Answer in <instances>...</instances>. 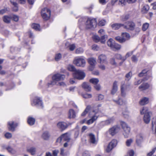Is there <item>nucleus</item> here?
Segmentation results:
<instances>
[{
	"label": "nucleus",
	"instance_id": "32",
	"mask_svg": "<svg viewBox=\"0 0 156 156\" xmlns=\"http://www.w3.org/2000/svg\"><path fill=\"white\" fill-rule=\"evenodd\" d=\"M114 43V41L112 38L109 39L107 42L108 46L110 47L111 48L113 47V45Z\"/></svg>",
	"mask_w": 156,
	"mask_h": 156
},
{
	"label": "nucleus",
	"instance_id": "31",
	"mask_svg": "<svg viewBox=\"0 0 156 156\" xmlns=\"http://www.w3.org/2000/svg\"><path fill=\"white\" fill-rule=\"evenodd\" d=\"M114 101L119 105H123L125 104V102L121 98H119L118 100H114Z\"/></svg>",
	"mask_w": 156,
	"mask_h": 156
},
{
	"label": "nucleus",
	"instance_id": "11",
	"mask_svg": "<svg viewBox=\"0 0 156 156\" xmlns=\"http://www.w3.org/2000/svg\"><path fill=\"white\" fill-rule=\"evenodd\" d=\"M70 134L68 133H65L62 135L60 137L58 138L57 141L60 142L62 140H63L68 142L70 140Z\"/></svg>",
	"mask_w": 156,
	"mask_h": 156
},
{
	"label": "nucleus",
	"instance_id": "38",
	"mask_svg": "<svg viewBox=\"0 0 156 156\" xmlns=\"http://www.w3.org/2000/svg\"><path fill=\"white\" fill-rule=\"evenodd\" d=\"M108 36L107 35H104L101 36L100 41L101 43L104 44L105 43L106 39L107 38Z\"/></svg>",
	"mask_w": 156,
	"mask_h": 156
},
{
	"label": "nucleus",
	"instance_id": "53",
	"mask_svg": "<svg viewBox=\"0 0 156 156\" xmlns=\"http://www.w3.org/2000/svg\"><path fill=\"white\" fill-rule=\"evenodd\" d=\"M62 57V55L60 53H58L56 55L55 59L56 61L59 60Z\"/></svg>",
	"mask_w": 156,
	"mask_h": 156
},
{
	"label": "nucleus",
	"instance_id": "35",
	"mask_svg": "<svg viewBox=\"0 0 156 156\" xmlns=\"http://www.w3.org/2000/svg\"><path fill=\"white\" fill-rule=\"evenodd\" d=\"M115 58L117 59L121 60L123 61L126 60V58H124V56L122 57L120 54H117L115 55Z\"/></svg>",
	"mask_w": 156,
	"mask_h": 156
},
{
	"label": "nucleus",
	"instance_id": "36",
	"mask_svg": "<svg viewBox=\"0 0 156 156\" xmlns=\"http://www.w3.org/2000/svg\"><path fill=\"white\" fill-rule=\"evenodd\" d=\"M121 48V46L120 45L115 43L113 45V47H112L111 49L113 50H119Z\"/></svg>",
	"mask_w": 156,
	"mask_h": 156
},
{
	"label": "nucleus",
	"instance_id": "10",
	"mask_svg": "<svg viewBox=\"0 0 156 156\" xmlns=\"http://www.w3.org/2000/svg\"><path fill=\"white\" fill-rule=\"evenodd\" d=\"M69 124L65 122H60L57 124V126L60 130L63 131L66 129Z\"/></svg>",
	"mask_w": 156,
	"mask_h": 156
},
{
	"label": "nucleus",
	"instance_id": "4",
	"mask_svg": "<svg viewBox=\"0 0 156 156\" xmlns=\"http://www.w3.org/2000/svg\"><path fill=\"white\" fill-rule=\"evenodd\" d=\"M73 63L78 66L83 67L85 65L86 62L84 58L81 57H78L75 58Z\"/></svg>",
	"mask_w": 156,
	"mask_h": 156
},
{
	"label": "nucleus",
	"instance_id": "25",
	"mask_svg": "<svg viewBox=\"0 0 156 156\" xmlns=\"http://www.w3.org/2000/svg\"><path fill=\"white\" fill-rule=\"evenodd\" d=\"M121 95L122 97H125L126 95V86L123 84L121 86Z\"/></svg>",
	"mask_w": 156,
	"mask_h": 156
},
{
	"label": "nucleus",
	"instance_id": "63",
	"mask_svg": "<svg viewBox=\"0 0 156 156\" xmlns=\"http://www.w3.org/2000/svg\"><path fill=\"white\" fill-rule=\"evenodd\" d=\"M69 47V49L71 51H73L76 48V46L74 44L70 45Z\"/></svg>",
	"mask_w": 156,
	"mask_h": 156
},
{
	"label": "nucleus",
	"instance_id": "8",
	"mask_svg": "<svg viewBox=\"0 0 156 156\" xmlns=\"http://www.w3.org/2000/svg\"><path fill=\"white\" fill-rule=\"evenodd\" d=\"M117 142L115 140H113L109 144L105 151L106 152H109L117 144Z\"/></svg>",
	"mask_w": 156,
	"mask_h": 156
},
{
	"label": "nucleus",
	"instance_id": "26",
	"mask_svg": "<svg viewBox=\"0 0 156 156\" xmlns=\"http://www.w3.org/2000/svg\"><path fill=\"white\" fill-rule=\"evenodd\" d=\"M151 114H146V115H144V120L146 123L147 124L149 122L151 119L150 116Z\"/></svg>",
	"mask_w": 156,
	"mask_h": 156
},
{
	"label": "nucleus",
	"instance_id": "52",
	"mask_svg": "<svg viewBox=\"0 0 156 156\" xmlns=\"http://www.w3.org/2000/svg\"><path fill=\"white\" fill-rule=\"evenodd\" d=\"M83 52V50L81 48H79L76 49L75 51V53L77 54H79L82 53Z\"/></svg>",
	"mask_w": 156,
	"mask_h": 156
},
{
	"label": "nucleus",
	"instance_id": "2",
	"mask_svg": "<svg viewBox=\"0 0 156 156\" xmlns=\"http://www.w3.org/2000/svg\"><path fill=\"white\" fill-rule=\"evenodd\" d=\"M65 76L64 75H62L59 73H57L54 75L52 77V81L49 84L54 85L57 83L59 81L62 80L64 79Z\"/></svg>",
	"mask_w": 156,
	"mask_h": 156
},
{
	"label": "nucleus",
	"instance_id": "21",
	"mask_svg": "<svg viewBox=\"0 0 156 156\" xmlns=\"http://www.w3.org/2000/svg\"><path fill=\"white\" fill-rule=\"evenodd\" d=\"M27 152L30 153L31 155H34L36 154V149L34 147H31L30 148H28L27 149Z\"/></svg>",
	"mask_w": 156,
	"mask_h": 156
},
{
	"label": "nucleus",
	"instance_id": "22",
	"mask_svg": "<svg viewBox=\"0 0 156 156\" xmlns=\"http://www.w3.org/2000/svg\"><path fill=\"white\" fill-rule=\"evenodd\" d=\"M140 112L141 114H151V112L149 111L148 108L147 107H143L142 109L140 111Z\"/></svg>",
	"mask_w": 156,
	"mask_h": 156
},
{
	"label": "nucleus",
	"instance_id": "33",
	"mask_svg": "<svg viewBox=\"0 0 156 156\" xmlns=\"http://www.w3.org/2000/svg\"><path fill=\"white\" fill-rule=\"evenodd\" d=\"M12 17L10 16H5L3 17V21L5 23H10Z\"/></svg>",
	"mask_w": 156,
	"mask_h": 156
},
{
	"label": "nucleus",
	"instance_id": "49",
	"mask_svg": "<svg viewBox=\"0 0 156 156\" xmlns=\"http://www.w3.org/2000/svg\"><path fill=\"white\" fill-rule=\"evenodd\" d=\"M149 78V76H148L147 77V78H144V79L142 80H139L138 81H136L134 82V85H138L141 83L142 81H145L146 80H147L148 78Z\"/></svg>",
	"mask_w": 156,
	"mask_h": 156
},
{
	"label": "nucleus",
	"instance_id": "6",
	"mask_svg": "<svg viewBox=\"0 0 156 156\" xmlns=\"http://www.w3.org/2000/svg\"><path fill=\"white\" fill-rule=\"evenodd\" d=\"M73 76L75 78L78 80H81L84 78L86 75L83 71L80 70H76L73 73Z\"/></svg>",
	"mask_w": 156,
	"mask_h": 156
},
{
	"label": "nucleus",
	"instance_id": "14",
	"mask_svg": "<svg viewBox=\"0 0 156 156\" xmlns=\"http://www.w3.org/2000/svg\"><path fill=\"white\" fill-rule=\"evenodd\" d=\"M98 61L100 64L106 63L107 60L106 55L103 54L99 55L98 57Z\"/></svg>",
	"mask_w": 156,
	"mask_h": 156
},
{
	"label": "nucleus",
	"instance_id": "13",
	"mask_svg": "<svg viewBox=\"0 0 156 156\" xmlns=\"http://www.w3.org/2000/svg\"><path fill=\"white\" fill-rule=\"evenodd\" d=\"M126 25L123 26V27L126 29L130 30H133L135 27L134 23L132 22H127L126 23Z\"/></svg>",
	"mask_w": 156,
	"mask_h": 156
},
{
	"label": "nucleus",
	"instance_id": "1",
	"mask_svg": "<svg viewBox=\"0 0 156 156\" xmlns=\"http://www.w3.org/2000/svg\"><path fill=\"white\" fill-rule=\"evenodd\" d=\"M89 116L90 119L87 120L86 123L88 124L93 123L99 116V110L98 107H93V109L90 111L89 114Z\"/></svg>",
	"mask_w": 156,
	"mask_h": 156
},
{
	"label": "nucleus",
	"instance_id": "59",
	"mask_svg": "<svg viewBox=\"0 0 156 156\" xmlns=\"http://www.w3.org/2000/svg\"><path fill=\"white\" fill-rule=\"evenodd\" d=\"M98 33L100 35H105V31L103 29H101L98 31Z\"/></svg>",
	"mask_w": 156,
	"mask_h": 156
},
{
	"label": "nucleus",
	"instance_id": "64",
	"mask_svg": "<svg viewBox=\"0 0 156 156\" xmlns=\"http://www.w3.org/2000/svg\"><path fill=\"white\" fill-rule=\"evenodd\" d=\"M12 18L13 20L16 22L19 19V16L16 15H13Z\"/></svg>",
	"mask_w": 156,
	"mask_h": 156
},
{
	"label": "nucleus",
	"instance_id": "15",
	"mask_svg": "<svg viewBox=\"0 0 156 156\" xmlns=\"http://www.w3.org/2000/svg\"><path fill=\"white\" fill-rule=\"evenodd\" d=\"M32 105H37V106H40L43 107L42 101L40 98L36 97L33 101V103H32Z\"/></svg>",
	"mask_w": 156,
	"mask_h": 156
},
{
	"label": "nucleus",
	"instance_id": "18",
	"mask_svg": "<svg viewBox=\"0 0 156 156\" xmlns=\"http://www.w3.org/2000/svg\"><path fill=\"white\" fill-rule=\"evenodd\" d=\"M143 140V136L141 134L137 135L136 136V143L138 145H140Z\"/></svg>",
	"mask_w": 156,
	"mask_h": 156
},
{
	"label": "nucleus",
	"instance_id": "27",
	"mask_svg": "<svg viewBox=\"0 0 156 156\" xmlns=\"http://www.w3.org/2000/svg\"><path fill=\"white\" fill-rule=\"evenodd\" d=\"M76 115L74 111L71 109L69 110L68 114V117L69 119L74 118L75 117Z\"/></svg>",
	"mask_w": 156,
	"mask_h": 156
},
{
	"label": "nucleus",
	"instance_id": "58",
	"mask_svg": "<svg viewBox=\"0 0 156 156\" xmlns=\"http://www.w3.org/2000/svg\"><path fill=\"white\" fill-rule=\"evenodd\" d=\"M122 114L124 117L127 118L129 117V112L128 111H126L125 112H123Z\"/></svg>",
	"mask_w": 156,
	"mask_h": 156
},
{
	"label": "nucleus",
	"instance_id": "54",
	"mask_svg": "<svg viewBox=\"0 0 156 156\" xmlns=\"http://www.w3.org/2000/svg\"><path fill=\"white\" fill-rule=\"evenodd\" d=\"M132 76V73L131 72H129L126 76V80H129L131 78Z\"/></svg>",
	"mask_w": 156,
	"mask_h": 156
},
{
	"label": "nucleus",
	"instance_id": "37",
	"mask_svg": "<svg viewBox=\"0 0 156 156\" xmlns=\"http://www.w3.org/2000/svg\"><path fill=\"white\" fill-rule=\"evenodd\" d=\"M31 27L33 28L36 30L40 31V26L38 24H33L31 25Z\"/></svg>",
	"mask_w": 156,
	"mask_h": 156
},
{
	"label": "nucleus",
	"instance_id": "5",
	"mask_svg": "<svg viewBox=\"0 0 156 156\" xmlns=\"http://www.w3.org/2000/svg\"><path fill=\"white\" fill-rule=\"evenodd\" d=\"M121 125L124 130L123 134L125 138H128L130 132V129L126 122H121Z\"/></svg>",
	"mask_w": 156,
	"mask_h": 156
},
{
	"label": "nucleus",
	"instance_id": "61",
	"mask_svg": "<svg viewBox=\"0 0 156 156\" xmlns=\"http://www.w3.org/2000/svg\"><path fill=\"white\" fill-rule=\"evenodd\" d=\"M156 150V147L154 148L152 151L147 154V156H151L155 152Z\"/></svg>",
	"mask_w": 156,
	"mask_h": 156
},
{
	"label": "nucleus",
	"instance_id": "60",
	"mask_svg": "<svg viewBox=\"0 0 156 156\" xmlns=\"http://www.w3.org/2000/svg\"><path fill=\"white\" fill-rule=\"evenodd\" d=\"M83 156H91V154L88 151H85L83 153Z\"/></svg>",
	"mask_w": 156,
	"mask_h": 156
},
{
	"label": "nucleus",
	"instance_id": "44",
	"mask_svg": "<svg viewBox=\"0 0 156 156\" xmlns=\"http://www.w3.org/2000/svg\"><path fill=\"white\" fill-rule=\"evenodd\" d=\"M90 108V106H87L86 108V109L84 111V112L81 114V116H84L89 111V110Z\"/></svg>",
	"mask_w": 156,
	"mask_h": 156
},
{
	"label": "nucleus",
	"instance_id": "17",
	"mask_svg": "<svg viewBox=\"0 0 156 156\" xmlns=\"http://www.w3.org/2000/svg\"><path fill=\"white\" fill-rule=\"evenodd\" d=\"M89 140L90 142L94 144H96L97 143V140H96L95 135L92 133H90L89 134Z\"/></svg>",
	"mask_w": 156,
	"mask_h": 156
},
{
	"label": "nucleus",
	"instance_id": "34",
	"mask_svg": "<svg viewBox=\"0 0 156 156\" xmlns=\"http://www.w3.org/2000/svg\"><path fill=\"white\" fill-rule=\"evenodd\" d=\"M114 120L115 118L113 117L109 118L105 121V124L106 125H109L112 123L114 122Z\"/></svg>",
	"mask_w": 156,
	"mask_h": 156
},
{
	"label": "nucleus",
	"instance_id": "42",
	"mask_svg": "<svg viewBox=\"0 0 156 156\" xmlns=\"http://www.w3.org/2000/svg\"><path fill=\"white\" fill-rule=\"evenodd\" d=\"M8 151L10 153L14 154L16 153V151L10 147H8L6 148Z\"/></svg>",
	"mask_w": 156,
	"mask_h": 156
},
{
	"label": "nucleus",
	"instance_id": "39",
	"mask_svg": "<svg viewBox=\"0 0 156 156\" xmlns=\"http://www.w3.org/2000/svg\"><path fill=\"white\" fill-rule=\"evenodd\" d=\"M122 37L123 39H125V41L128 40L130 37L129 35L127 33H124L122 34Z\"/></svg>",
	"mask_w": 156,
	"mask_h": 156
},
{
	"label": "nucleus",
	"instance_id": "19",
	"mask_svg": "<svg viewBox=\"0 0 156 156\" xmlns=\"http://www.w3.org/2000/svg\"><path fill=\"white\" fill-rule=\"evenodd\" d=\"M117 83V82L116 81H115L113 83L111 92V94L113 95L115 94L118 90V87Z\"/></svg>",
	"mask_w": 156,
	"mask_h": 156
},
{
	"label": "nucleus",
	"instance_id": "43",
	"mask_svg": "<svg viewBox=\"0 0 156 156\" xmlns=\"http://www.w3.org/2000/svg\"><path fill=\"white\" fill-rule=\"evenodd\" d=\"M133 141V140L131 138L127 140L126 142V145L127 147L130 146Z\"/></svg>",
	"mask_w": 156,
	"mask_h": 156
},
{
	"label": "nucleus",
	"instance_id": "41",
	"mask_svg": "<svg viewBox=\"0 0 156 156\" xmlns=\"http://www.w3.org/2000/svg\"><path fill=\"white\" fill-rule=\"evenodd\" d=\"M67 69L69 71H73L74 72L76 70L75 67L71 65H69L68 66Z\"/></svg>",
	"mask_w": 156,
	"mask_h": 156
},
{
	"label": "nucleus",
	"instance_id": "16",
	"mask_svg": "<svg viewBox=\"0 0 156 156\" xmlns=\"http://www.w3.org/2000/svg\"><path fill=\"white\" fill-rule=\"evenodd\" d=\"M17 126L16 124H15L13 121H10L8 122V127L9 130L14 131L15 129Z\"/></svg>",
	"mask_w": 156,
	"mask_h": 156
},
{
	"label": "nucleus",
	"instance_id": "45",
	"mask_svg": "<svg viewBox=\"0 0 156 156\" xmlns=\"http://www.w3.org/2000/svg\"><path fill=\"white\" fill-rule=\"evenodd\" d=\"M94 40L96 42H98L100 41V37L98 35H95L93 37Z\"/></svg>",
	"mask_w": 156,
	"mask_h": 156
},
{
	"label": "nucleus",
	"instance_id": "40",
	"mask_svg": "<svg viewBox=\"0 0 156 156\" xmlns=\"http://www.w3.org/2000/svg\"><path fill=\"white\" fill-rule=\"evenodd\" d=\"M89 81L90 83L95 85L98 83L99 80L97 78H93L90 79Z\"/></svg>",
	"mask_w": 156,
	"mask_h": 156
},
{
	"label": "nucleus",
	"instance_id": "20",
	"mask_svg": "<svg viewBox=\"0 0 156 156\" xmlns=\"http://www.w3.org/2000/svg\"><path fill=\"white\" fill-rule=\"evenodd\" d=\"M82 87L87 91H90L91 90V87L90 84L86 83L84 82L82 85Z\"/></svg>",
	"mask_w": 156,
	"mask_h": 156
},
{
	"label": "nucleus",
	"instance_id": "51",
	"mask_svg": "<svg viewBox=\"0 0 156 156\" xmlns=\"http://www.w3.org/2000/svg\"><path fill=\"white\" fill-rule=\"evenodd\" d=\"M147 71L146 69L142 70L141 72L139 75V76L140 77H142L143 76H146V73H147Z\"/></svg>",
	"mask_w": 156,
	"mask_h": 156
},
{
	"label": "nucleus",
	"instance_id": "50",
	"mask_svg": "<svg viewBox=\"0 0 156 156\" xmlns=\"http://www.w3.org/2000/svg\"><path fill=\"white\" fill-rule=\"evenodd\" d=\"M149 26V24L147 23H145L143 24L142 26V30L144 31H146L147 28H148Z\"/></svg>",
	"mask_w": 156,
	"mask_h": 156
},
{
	"label": "nucleus",
	"instance_id": "56",
	"mask_svg": "<svg viewBox=\"0 0 156 156\" xmlns=\"http://www.w3.org/2000/svg\"><path fill=\"white\" fill-rule=\"evenodd\" d=\"M106 21L105 20H101L99 23V25L101 26H104L106 23Z\"/></svg>",
	"mask_w": 156,
	"mask_h": 156
},
{
	"label": "nucleus",
	"instance_id": "55",
	"mask_svg": "<svg viewBox=\"0 0 156 156\" xmlns=\"http://www.w3.org/2000/svg\"><path fill=\"white\" fill-rule=\"evenodd\" d=\"M5 136L7 139H10L12 137V135L11 133L9 132L6 133L5 134Z\"/></svg>",
	"mask_w": 156,
	"mask_h": 156
},
{
	"label": "nucleus",
	"instance_id": "9",
	"mask_svg": "<svg viewBox=\"0 0 156 156\" xmlns=\"http://www.w3.org/2000/svg\"><path fill=\"white\" fill-rule=\"evenodd\" d=\"M119 130L120 128L119 127L114 126L110 128L106 133H109L112 136H113L118 133Z\"/></svg>",
	"mask_w": 156,
	"mask_h": 156
},
{
	"label": "nucleus",
	"instance_id": "23",
	"mask_svg": "<svg viewBox=\"0 0 156 156\" xmlns=\"http://www.w3.org/2000/svg\"><path fill=\"white\" fill-rule=\"evenodd\" d=\"M124 24L122 23H114L111 25V27L113 29L116 30L119 29L121 27H123Z\"/></svg>",
	"mask_w": 156,
	"mask_h": 156
},
{
	"label": "nucleus",
	"instance_id": "62",
	"mask_svg": "<svg viewBox=\"0 0 156 156\" xmlns=\"http://www.w3.org/2000/svg\"><path fill=\"white\" fill-rule=\"evenodd\" d=\"M119 4L121 5H125L126 2V0H119Z\"/></svg>",
	"mask_w": 156,
	"mask_h": 156
},
{
	"label": "nucleus",
	"instance_id": "57",
	"mask_svg": "<svg viewBox=\"0 0 156 156\" xmlns=\"http://www.w3.org/2000/svg\"><path fill=\"white\" fill-rule=\"evenodd\" d=\"M92 49L94 51H98L99 50V47L96 44H94L92 46Z\"/></svg>",
	"mask_w": 156,
	"mask_h": 156
},
{
	"label": "nucleus",
	"instance_id": "3",
	"mask_svg": "<svg viewBox=\"0 0 156 156\" xmlns=\"http://www.w3.org/2000/svg\"><path fill=\"white\" fill-rule=\"evenodd\" d=\"M97 24L96 19L89 18L86 22V27L87 29L94 28L96 27Z\"/></svg>",
	"mask_w": 156,
	"mask_h": 156
},
{
	"label": "nucleus",
	"instance_id": "48",
	"mask_svg": "<svg viewBox=\"0 0 156 156\" xmlns=\"http://www.w3.org/2000/svg\"><path fill=\"white\" fill-rule=\"evenodd\" d=\"M129 18V15L126 14L121 16V20L124 22L127 20Z\"/></svg>",
	"mask_w": 156,
	"mask_h": 156
},
{
	"label": "nucleus",
	"instance_id": "12",
	"mask_svg": "<svg viewBox=\"0 0 156 156\" xmlns=\"http://www.w3.org/2000/svg\"><path fill=\"white\" fill-rule=\"evenodd\" d=\"M88 61L90 65L89 68V69L90 71H92L94 69V67L96 64V59L94 58H91L88 59Z\"/></svg>",
	"mask_w": 156,
	"mask_h": 156
},
{
	"label": "nucleus",
	"instance_id": "47",
	"mask_svg": "<svg viewBox=\"0 0 156 156\" xmlns=\"http://www.w3.org/2000/svg\"><path fill=\"white\" fill-rule=\"evenodd\" d=\"M82 95L83 98L86 99L90 98L92 97L91 94L87 93H85V94H83Z\"/></svg>",
	"mask_w": 156,
	"mask_h": 156
},
{
	"label": "nucleus",
	"instance_id": "46",
	"mask_svg": "<svg viewBox=\"0 0 156 156\" xmlns=\"http://www.w3.org/2000/svg\"><path fill=\"white\" fill-rule=\"evenodd\" d=\"M115 39L120 43H122L125 42V39H123L122 37H115Z\"/></svg>",
	"mask_w": 156,
	"mask_h": 156
},
{
	"label": "nucleus",
	"instance_id": "7",
	"mask_svg": "<svg viewBox=\"0 0 156 156\" xmlns=\"http://www.w3.org/2000/svg\"><path fill=\"white\" fill-rule=\"evenodd\" d=\"M41 15L42 18L45 20H47L50 18L51 12L47 8H44L41 11Z\"/></svg>",
	"mask_w": 156,
	"mask_h": 156
},
{
	"label": "nucleus",
	"instance_id": "30",
	"mask_svg": "<svg viewBox=\"0 0 156 156\" xmlns=\"http://www.w3.org/2000/svg\"><path fill=\"white\" fill-rule=\"evenodd\" d=\"M35 120L34 118L31 117H29L27 119V122L30 125H33L34 124Z\"/></svg>",
	"mask_w": 156,
	"mask_h": 156
},
{
	"label": "nucleus",
	"instance_id": "29",
	"mask_svg": "<svg viewBox=\"0 0 156 156\" xmlns=\"http://www.w3.org/2000/svg\"><path fill=\"white\" fill-rule=\"evenodd\" d=\"M149 87V85L147 83H143L139 87V88L141 90H145Z\"/></svg>",
	"mask_w": 156,
	"mask_h": 156
},
{
	"label": "nucleus",
	"instance_id": "28",
	"mask_svg": "<svg viewBox=\"0 0 156 156\" xmlns=\"http://www.w3.org/2000/svg\"><path fill=\"white\" fill-rule=\"evenodd\" d=\"M50 135L48 131L44 132L42 135V138L44 140H48L49 138Z\"/></svg>",
	"mask_w": 156,
	"mask_h": 156
},
{
	"label": "nucleus",
	"instance_id": "24",
	"mask_svg": "<svg viewBox=\"0 0 156 156\" xmlns=\"http://www.w3.org/2000/svg\"><path fill=\"white\" fill-rule=\"evenodd\" d=\"M149 102V99L147 98H143L140 101V104L142 105H144L147 104Z\"/></svg>",
	"mask_w": 156,
	"mask_h": 156
}]
</instances>
